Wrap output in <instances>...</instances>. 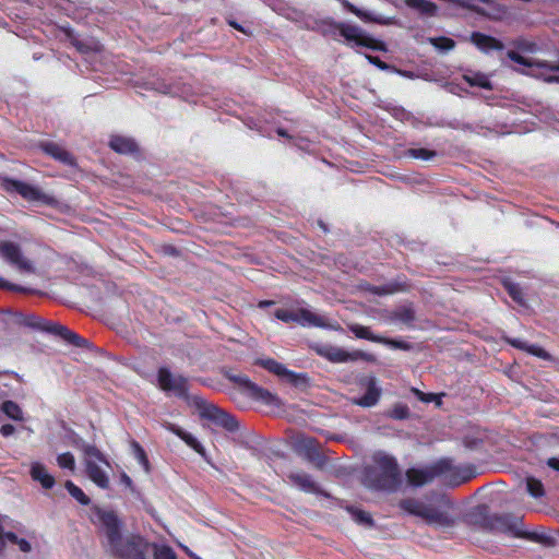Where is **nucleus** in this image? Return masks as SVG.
Here are the masks:
<instances>
[{"label": "nucleus", "mask_w": 559, "mask_h": 559, "mask_svg": "<svg viewBox=\"0 0 559 559\" xmlns=\"http://www.w3.org/2000/svg\"><path fill=\"white\" fill-rule=\"evenodd\" d=\"M96 519L105 531L112 550L118 556L124 559H146L148 543L138 535L121 537L120 521L115 512L97 510Z\"/></svg>", "instance_id": "f257e3e1"}, {"label": "nucleus", "mask_w": 559, "mask_h": 559, "mask_svg": "<svg viewBox=\"0 0 559 559\" xmlns=\"http://www.w3.org/2000/svg\"><path fill=\"white\" fill-rule=\"evenodd\" d=\"M400 506L404 511L421 518L430 525L449 527L454 523L451 515L452 504L444 496L437 495L426 500L405 499Z\"/></svg>", "instance_id": "f03ea898"}, {"label": "nucleus", "mask_w": 559, "mask_h": 559, "mask_svg": "<svg viewBox=\"0 0 559 559\" xmlns=\"http://www.w3.org/2000/svg\"><path fill=\"white\" fill-rule=\"evenodd\" d=\"M507 56L512 61L524 66L523 70L516 69L520 73L543 80L546 83H559V75L548 74L550 71H559V64L526 58L515 50H509Z\"/></svg>", "instance_id": "7ed1b4c3"}, {"label": "nucleus", "mask_w": 559, "mask_h": 559, "mask_svg": "<svg viewBox=\"0 0 559 559\" xmlns=\"http://www.w3.org/2000/svg\"><path fill=\"white\" fill-rule=\"evenodd\" d=\"M84 463L88 478L98 487L105 489L109 486V463L93 445L84 447Z\"/></svg>", "instance_id": "20e7f679"}, {"label": "nucleus", "mask_w": 559, "mask_h": 559, "mask_svg": "<svg viewBox=\"0 0 559 559\" xmlns=\"http://www.w3.org/2000/svg\"><path fill=\"white\" fill-rule=\"evenodd\" d=\"M373 474L374 479H372L369 485L383 489L394 487L400 475L394 459L385 454H379L377 456Z\"/></svg>", "instance_id": "39448f33"}, {"label": "nucleus", "mask_w": 559, "mask_h": 559, "mask_svg": "<svg viewBox=\"0 0 559 559\" xmlns=\"http://www.w3.org/2000/svg\"><path fill=\"white\" fill-rule=\"evenodd\" d=\"M228 378L235 382L240 392L247 396L270 405H278V399L271 392L265 391L251 382L245 374H230Z\"/></svg>", "instance_id": "423d86ee"}, {"label": "nucleus", "mask_w": 559, "mask_h": 559, "mask_svg": "<svg viewBox=\"0 0 559 559\" xmlns=\"http://www.w3.org/2000/svg\"><path fill=\"white\" fill-rule=\"evenodd\" d=\"M194 402L201 417L210 419L214 424L222 426L228 430L236 429V420L229 414L218 408L216 405L211 404L200 397H195Z\"/></svg>", "instance_id": "0eeeda50"}, {"label": "nucleus", "mask_w": 559, "mask_h": 559, "mask_svg": "<svg viewBox=\"0 0 559 559\" xmlns=\"http://www.w3.org/2000/svg\"><path fill=\"white\" fill-rule=\"evenodd\" d=\"M4 188L9 192H17L25 200L38 204H49L53 201L52 197L41 191L38 187L17 180H7Z\"/></svg>", "instance_id": "6e6552de"}, {"label": "nucleus", "mask_w": 559, "mask_h": 559, "mask_svg": "<svg viewBox=\"0 0 559 559\" xmlns=\"http://www.w3.org/2000/svg\"><path fill=\"white\" fill-rule=\"evenodd\" d=\"M158 386L176 396H186L188 391V381L180 374L171 373L167 368H160L157 372Z\"/></svg>", "instance_id": "1a4fd4ad"}, {"label": "nucleus", "mask_w": 559, "mask_h": 559, "mask_svg": "<svg viewBox=\"0 0 559 559\" xmlns=\"http://www.w3.org/2000/svg\"><path fill=\"white\" fill-rule=\"evenodd\" d=\"M340 34L348 41H353L358 46L368 47L374 50H382L383 44L367 36L364 31L357 26L340 24L337 26Z\"/></svg>", "instance_id": "9d476101"}, {"label": "nucleus", "mask_w": 559, "mask_h": 559, "mask_svg": "<svg viewBox=\"0 0 559 559\" xmlns=\"http://www.w3.org/2000/svg\"><path fill=\"white\" fill-rule=\"evenodd\" d=\"M296 322L302 326L325 328L332 330H340L337 322H330L325 317L312 312L308 309L296 310Z\"/></svg>", "instance_id": "9b49d317"}, {"label": "nucleus", "mask_w": 559, "mask_h": 559, "mask_svg": "<svg viewBox=\"0 0 559 559\" xmlns=\"http://www.w3.org/2000/svg\"><path fill=\"white\" fill-rule=\"evenodd\" d=\"M361 385L366 390L362 397L355 400L354 403L364 407H370L377 404L381 395V389L378 381L373 377H367L361 381Z\"/></svg>", "instance_id": "f8f14e48"}, {"label": "nucleus", "mask_w": 559, "mask_h": 559, "mask_svg": "<svg viewBox=\"0 0 559 559\" xmlns=\"http://www.w3.org/2000/svg\"><path fill=\"white\" fill-rule=\"evenodd\" d=\"M258 364L284 381L294 383L298 379V376L295 372L288 370L283 364L277 362L272 358L260 359L258 360Z\"/></svg>", "instance_id": "ddd939ff"}, {"label": "nucleus", "mask_w": 559, "mask_h": 559, "mask_svg": "<svg viewBox=\"0 0 559 559\" xmlns=\"http://www.w3.org/2000/svg\"><path fill=\"white\" fill-rule=\"evenodd\" d=\"M0 255L7 259L11 263L15 264L20 269H29L28 262L23 259L20 249L13 242H1L0 243Z\"/></svg>", "instance_id": "4468645a"}, {"label": "nucleus", "mask_w": 559, "mask_h": 559, "mask_svg": "<svg viewBox=\"0 0 559 559\" xmlns=\"http://www.w3.org/2000/svg\"><path fill=\"white\" fill-rule=\"evenodd\" d=\"M349 329L359 338H366L372 342L384 343L394 348H405V346L401 342L386 340L380 336H374L366 326L359 324H352Z\"/></svg>", "instance_id": "2eb2a0df"}, {"label": "nucleus", "mask_w": 559, "mask_h": 559, "mask_svg": "<svg viewBox=\"0 0 559 559\" xmlns=\"http://www.w3.org/2000/svg\"><path fill=\"white\" fill-rule=\"evenodd\" d=\"M29 473L32 478L46 489H50L55 485L53 476L48 472L46 466L39 462L32 463Z\"/></svg>", "instance_id": "dca6fc26"}, {"label": "nucleus", "mask_w": 559, "mask_h": 559, "mask_svg": "<svg viewBox=\"0 0 559 559\" xmlns=\"http://www.w3.org/2000/svg\"><path fill=\"white\" fill-rule=\"evenodd\" d=\"M167 429L170 430L176 436H178L188 447L193 449L197 453H199L202 456H205V449L193 435L185 431L182 428L175 426L173 424H169L167 426Z\"/></svg>", "instance_id": "f3484780"}, {"label": "nucleus", "mask_w": 559, "mask_h": 559, "mask_svg": "<svg viewBox=\"0 0 559 559\" xmlns=\"http://www.w3.org/2000/svg\"><path fill=\"white\" fill-rule=\"evenodd\" d=\"M495 527L503 533H507L511 536L522 537L525 535V532L522 527V522L520 520H509V519H498Z\"/></svg>", "instance_id": "a211bd4d"}, {"label": "nucleus", "mask_w": 559, "mask_h": 559, "mask_svg": "<svg viewBox=\"0 0 559 559\" xmlns=\"http://www.w3.org/2000/svg\"><path fill=\"white\" fill-rule=\"evenodd\" d=\"M288 478L294 486L298 487L304 491L313 492L317 490L316 483L310 478L309 475L301 471L290 472Z\"/></svg>", "instance_id": "6ab92c4d"}, {"label": "nucleus", "mask_w": 559, "mask_h": 559, "mask_svg": "<svg viewBox=\"0 0 559 559\" xmlns=\"http://www.w3.org/2000/svg\"><path fill=\"white\" fill-rule=\"evenodd\" d=\"M324 356L333 362H345L358 359L361 354L359 352H346L338 347H329L324 349Z\"/></svg>", "instance_id": "aec40b11"}, {"label": "nucleus", "mask_w": 559, "mask_h": 559, "mask_svg": "<svg viewBox=\"0 0 559 559\" xmlns=\"http://www.w3.org/2000/svg\"><path fill=\"white\" fill-rule=\"evenodd\" d=\"M472 43L477 48H479L481 51H485V52L492 50V49L499 50V49L503 48V45L501 43H499L497 39H495L490 36L479 34V33L472 35Z\"/></svg>", "instance_id": "412c9836"}, {"label": "nucleus", "mask_w": 559, "mask_h": 559, "mask_svg": "<svg viewBox=\"0 0 559 559\" xmlns=\"http://www.w3.org/2000/svg\"><path fill=\"white\" fill-rule=\"evenodd\" d=\"M509 343L512 346H514L516 348H520L522 350H525L528 354L534 355V356H536L538 358L550 359V355L545 349L539 347L538 345L528 344V343H526L524 341H521V340H518V338L509 340Z\"/></svg>", "instance_id": "4be33fe9"}, {"label": "nucleus", "mask_w": 559, "mask_h": 559, "mask_svg": "<svg viewBox=\"0 0 559 559\" xmlns=\"http://www.w3.org/2000/svg\"><path fill=\"white\" fill-rule=\"evenodd\" d=\"M404 3L418 13L428 16L435 15L438 10V7L428 0H404Z\"/></svg>", "instance_id": "5701e85b"}, {"label": "nucleus", "mask_w": 559, "mask_h": 559, "mask_svg": "<svg viewBox=\"0 0 559 559\" xmlns=\"http://www.w3.org/2000/svg\"><path fill=\"white\" fill-rule=\"evenodd\" d=\"M109 145L118 153H131L136 150V144L132 139L120 135L111 136Z\"/></svg>", "instance_id": "b1692460"}, {"label": "nucleus", "mask_w": 559, "mask_h": 559, "mask_svg": "<svg viewBox=\"0 0 559 559\" xmlns=\"http://www.w3.org/2000/svg\"><path fill=\"white\" fill-rule=\"evenodd\" d=\"M44 151L52 156L53 158L64 163V164H72L73 163V158L71 156V154L66 151L62 146L56 144V143H46L44 145Z\"/></svg>", "instance_id": "393cba45"}, {"label": "nucleus", "mask_w": 559, "mask_h": 559, "mask_svg": "<svg viewBox=\"0 0 559 559\" xmlns=\"http://www.w3.org/2000/svg\"><path fill=\"white\" fill-rule=\"evenodd\" d=\"M21 323L26 325V326H29V328H33V329H36V330H40V331H53L52 330V322L50 321H46L44 320L43 318L40 317H37L35 314H26L22 318L21 320Z\"/></svg>", "instance_id": "a878e982"}, {"label": "nucleus", "mask_w": 559, "mask_h": 559, "mask_svg": "<svg viewBox=\"0 0 559 559\" xmlns=\"http://www.w3.org/2000/svg\"><path fill=\"white\" fill-rule=\"evenodd\" d=\"M433 478V474L425 469L412 468L407 472V479L414 486H423Z\"/></svg>", "instance_id": "bb28decb"}, {"label": "nucleus", "mask_w": 559, "mask_h": 559, "mask_svg": "<svg viewBox=\"0 0 559 559\" xmlns=\"http://www.w3.org/2000/svg\"><path fill=\"white\" fill-rule=\"evenodd\" d=\"M465 82H467L472 86H478L486 90H491V83L487 75L475 72V73H466L463 75Z\"/></svg>", "instance_id": "cd10ccee"}, {"label": "nucleus", "mask_w": 559, "mask_h": 559, "mask_svg": "<svg viewBox=\"0 0 559 559\" xmlns=\"http://www.w3.org/2000/svg\"><path fill=\"white\" fill-rule=\"evenodd\" d=\"M7 543L16 545L19 550L24 554H28L33 550L32 542L28 538L19 536L12 532H7Z\"/></svg>", "instance_id": "c85d7f7f"}, {"label": "nucleus", "mask_w": 559, "mask_h": 559, "mask_svg": "<svg viewBox=\"0 0 559 559\" xmlns=\"http://www.w3.org/2000/svg\"><path fill=\"white\" fill-rule=\"evenodd\" d=\"M526 490L533 498H540L545 495L543 483L532 476L526 478Z\"/></svg>", "instance_id": "c756f323"}, {"label": "nucleus", "mask_w": 559, "mask_h": 559, "mask_svg": "<svg viewBox=\"0 0 559 559\" xmlns=\"http://www.w3.org/2000/svg\"><path fill=\"white\" fill-rule=\"evenodd\" d=\"M428 41L438 50L448 52L455 47V41L449 37H430Z\"/></svg>", "instance_id": "7c9ffc66"}, {"label": "nucleus", "mask_w": 559, "mask_h": 559, "mask_svg": "<svg viewBox=\"0 0 559 559\" xmlns=\"http://www.w3.org/2000/svg\"><path fill=\"white\" fill-rule=\"evenodd\" d=\"M1 411L11 419L22 420L23 418L20 406L12 401H7L2 403Z\"/></svg>", "instance_id": "2f4dec72"}, {"label": "nucleus", "mask_w": 559, "mask_h": 559, "mask_svg": "<svg viewBox=\"0 0 559 559\" xmlns=\"http://www.w3.org/2000/svg\"><path fill=\"white\" fill-rule=\"evenodd\" d=\"M154 559H177L175 551L165 545H152Z\"/></svg>", "instance_id": "473e14b6"}, {"label": "nucleus", "mask_w": 559, "mask_h": 559, "mask_svg": "<svg viewBox=\"0 0 559 559\" xmlns=\"http://www.w3.org/2000/svg\"><path fill=\"white\" fill-rule=\"evenodd\" d=\"M66 488L69 491V493L78 500L82 504H88L90 499L83 492L81 488H79L76 485H74L71 480H68L66 483Z\"/></svg>", "instance_id": "72a5a7b5"}, {"label": "nucleus", "mask_w": 559, "mask_h": 559, "mask_svg": "<svg viewBox=\"0 0 559 559\" xmlns=\"http://www.w3.org/2000/svg\"><path fill=\"white\" fill-rule=\"evenodd\" d=\"M52 330H55V331H49V332L50 333H55V334H59L62 338H64L69 343L70 342H75L76 340H79V335H76L75 333L71 332L67 328H64L62 325H59V324H56L53 322H52Z\"/></svg>", "instance_id": "f704fd0d"}, {"label": "nucleus", "mask_w": 559, "mask_h": 559, "mask_svg": "<svg viewBox=\"0 0 559 559\" xmlns=\"http://www.w3.org/2000/svg\"><path fill=\"white\" fill-rule=\"evenodd\" d=\"M57 463L61 468H69L71 471L75 468V460L70 452L58 455Z\"/></svg>", "instance_id": "c9c22d12"}, {"label": "nucleus", "mask_w": 559, "mask_h": 559, "mask_svg": "<svg viewBox=\"0 0 559 559\" xmlns=\"http://www.w3.org/2000/svg\"><path fill=\"white\" fill-rule=\"evenodd\" d=\"M73 43L82 52L97 51L100 49L99 43L95 40H91L90 43H83L82 40L75 39Z\"/></svg>", "instance_id": "e433bc0d"}, {"label": "nucleus", "mask_w": 559, "mask_h": 559, "mask_svg": "<svg viewBox=\"0 0 559 559\" xmlns=\"http://www.w3.org/2000/svg\"><path fill=\"white\" fill-rule=\"evenodd\" d=\"M409 155L414 158L429 160L436 155V153L426 148H412L409 150Z\"/></svg>", "instance_id": "4c0bfd02"}, {"label": "nucleus", "mask_w": 559, "mask_h": 559, "mask_svg": "<svg viewBox=\"0 0 559 559\" xmlns=\"http://www.w3.org/2000/svg\"><path fill=\"white\" fill-rule=\"evenodd\" d=\"M343 4L345 5V8H347L352 13H354L355 15H357L359 19L364 20V21H377L376 19H373L369 13L367 12H364L361 10H359L358 8H356L355 5H353L352 3H349L348 1H343Z\"/></svg>", "instance_id": "58836bf2"}, {"label": "nucleus", "mask_w": 559, "mask_h": 559, "mask_svg": "<svg viewBox=\"0 0 559 559\" xmlns=\"http://www.w3.org/2000/svg\"><path fill=\"white\" fill-rule=\"evenodd\" d=\"M516 48L521 51V52H535L537 50V46L535 43L533 41H528V40H519L516 41Z\"/></svg>", "instance_id": "ea45409f"}, {"label": "nucleus", "mask_w": 559, "mask_h": 559, "mask_svg": "<svg viewBox=\"0 0 559 559\" xmlns=\"http://www.w3.org/2000/svg\"><path fill=\"white\" fill-rule=\"evenodd\" d=\"M275 317L284 322H296V311H287L283 309H278L275 312Z\"/></svg>", "instance_id": "a19ab883"}, {"label": "nucleus", "mask_w": 559, "mask_h": 559, "mask_svg": "<svg viewBox=\"0 0 559 559\" xmlns=\"http://www.w3.org/2000/svg\"><path fill=\"white\" fill-rule=\"evenodd\" d=\"M353 519L358 523H370L369 514L362 511H354Z\"/></svg>", "instance_id": "79ce46f5"}, {"label": "nucleus", "mask_w": 559, "mask_h": 559, "mask_svg": "<svg viewBox=\"0 0 559 559\" xmlns=\"http://www.w3.org/2000/svg\"><path fill=\"white\" fill-rule=\"evenodd\" d=\"M14 432V427L12 425H3L1 427V433L4 437L11 436Z\"/></svg>", "instance_id": "37998d69"}, {"label": "nucleus", "mask_w": 559, "mask_h": 559, "mask_svg": "<svg viewBox=\"0 0 559 559\" xmlns=\"http://www.w3.org/2000/svg\"><path fill=\"white\" fill-rule=\"evenodd\" d=\"M547 465L554 469L559 471V457H551L547 461Z\"/></svg>", "instance_id": "c03bdc74"}, {"label": "nucleus", "mask_w": 559, "mask_h": 559, "mask_svg": "<svg viewBox=\"0 0 559 559\" xmlns=\"http://www.w3.org/2000/svg\"><path fill=\"white\" fill-rule=\"evenodd\" d=\"M368 59H369L372 63L377 64V66H378L379 68H381V69L386 68V64H385L384 62H382L381 60H379L378 58H376V57H368Z\"/></svg>", "instance_id": "a18cd8bd"}, {"label": "nucleus", "mask_w": 559, "mask_h": 559, "mask_svg": "<svg viewBox=\"0 0 559 559\" xmlns=\"http://www.w3.org/2000/svg\"><path fill=\"white\" fill-rule=\"evenodd\" d=\"M179 546L186 551L188 556H190L192 559H201L199 556H197L194 552H192L187 546L179 544Z\"/></svg>", "instance_id": "49530a36"}, {"label": "nucleus", "mask_w": 559, "mask_h": 559, "mask_svg": "<svg viewBox=\"0 0 559 559\" xmlns=\"http://www.w3.org/2000/svg\"><path fill=\"white\" fill-rule=\"evenodd\" d=\"M71 343L79 347H83L87 344V341L79 336V340H76L75 342H71Z\"/></svg>", "instance_id": "de8ad7c7"}, {"label": "nucleus", "mask_w": 559, "mask_h": 559, "mask_svg": "<svg viewBox=\"0 0 559 559\" xmlns=\"http://www.w3.org/2000/svg\"><path fill=\"white\" fill-rule=\"evenodd\" d=\"M510 293L513 296V299L521 300L520 293L518 290L511 289Z\"/></svg>", "instance_id": "09e8293b"}, {"label": "nucleus", "mask_w": 559, "mask_h": 559, "mask_svg": "<svg viewBox=\"0 0 559 559\" xmlns=\"http://www.w3.org/2000/svg\"><path fill=\"white\" fill-rule=\"evenodd\" d=\"M229 25H230V26H233V27H234V28H236V29H239V31H241V32H245V31L242 29V27H241L239 24H237L236 22H234V21H230V22H229Z\"/></svg>", "instance_id": "8fccbe9b"}, {"label": "nucleus", "mask_w": 559, "mask_h": 559, "mask_svg": "<svg viewBox=\"0 0 559 559\" xmlns=\"http://www.w3.org/2000/svg\"><path fill=\"white\" fill-rule=\"evenodd\" d=\"M415 393L420 397V400L426 401V402L430 401V399H426L425 394L419 392L418 390H415Z\"/></svg>", "instance_id": "3c124183"}, {"label": "nucleus", "mask_w": 559, "mask_h": 559, "mask_svg": "<svg viewBox=\"0 0 559 559\" xmlns=\"http://www.w3.org/2000/svg\"><path fill=\"white\" fill-rule=\"evenodd\" d=\"M404 413L405 411H401V412H396V414L394 415L396 418H402L404 416Z\"/></svg>", "instance_id": "603ef678"}, {"label": "nucleus", "mask_w": 559, "mask_h": 559, "mask_svg": "<svg viewBox=\"0 0 559 559\" xmlns=\"http://www.w3.org/2000/svg\"><path fill=\"white\" fill-rule=\"evenodd\" d=\"M122 479H123V481H124L127 485H130V484H131V479H130L127 475H123V476H122Z\"/></svg>", "instance_id": "864d4df0"}]
</instances>
